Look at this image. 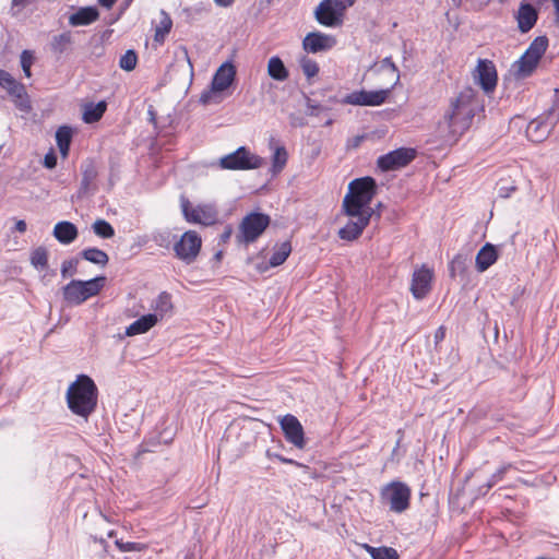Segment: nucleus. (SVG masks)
Returning <instances> with one entry per match:
<instances>
[{
  "label": "nucleus",
  "mask_w": 559,
  "mask_h": 559,
  "mask_svg": "<svg viewBox=\"0 0 559 559\" xmlns=\"http://www.w3.org/2000/svg\"><path fill=\"white\" fill-rule=\"evenodd\" d=\"M512 467L511 464H504L502 466H500L490 477L489 479L487 480V483H485L484 485H481L479 488H478V492L480 495H485L495 485H497L498 483H500L507 472Z\"/></svg>",
  "instance_id": "obj_36"
},
{
  "label": "nucleus",
  "mask_w": 559,
  "mask_h": 559,
  "mask_svg": "<svg viewBox=\"0 0 559 559\" xmlns=\"http://www.w3.org/2000/svg\"><path fill=\"white\" fill-rule=\"evenodd\" d=\"M72 139V130L70 127L62 126L56 132V142L59 151L63 157L69 153L70 143Z\"/></svg>",
  "instance_id": "obj_33"
},
{
  "label": "nucleus",
  "mask_w": 559,
  "mask_h": 559,
  "mask_svg": "<svg viewBox=\"0 0 559 559\" xmlns=\"http://www.w3.org/2000/svg\"><path fill=\"white\" fill-rule=\"evenodd\" d=\"M300 67L302 69L304 74L307 76V79L314 78L319 73L318 63L310 58L304 57L300 60Z\"/></svg>",
  "instance_id": "obj_44"
},
{
  "label": "nucleus",
  "mask_w": 559,
  "mask_h": 559,
  "mask_svg": "<svg viewBox=\"0 0 559 559\" xmlns=\"http://www.w3.org/2000/svg\"><path fill=\"white\" fill-rule=\"evenodd\" d=\"M270 222L271 218L266 214L249 213L239 225L238 241L246 245L255 241L267 228Z\"/></svg>",
  "instance_id": "obj_8"
},
{
  "label": "nucleus",
  "mask_w": 559,
  "mask_h": 559,
  "mask_svg": "<svg viewBox=\"0 0 559 559\" xmlns=\"http://www.w3.org/2000/svg\"><path fill=\"white\" fill-rule=\"evenodd\" d=\"M214 2L216 3V5L218 7H222V8H228L230 5H233V3L235 2V0H214Z\"/></svg>",
  "instance_id": "obj_57"
},
{
  "label": "nucleus",
  "mask_w": 559,
  "mask_h": 559,
  "mask_svg": "<svg viewBox=\"0 0 559 559\" xmlns=\"http://www.w3.org/2000/svg\"><path fill=\"white\" fill-rule=\"evenodd\" d=\"M97 176L98 171L93 163L90 162L82 166L80 194H87L93 190Z\"/></svg>",
  "instance_id": "obj_29"
},
{
  "label": "nucleus",
  "mask_w": 559,
  "mask_h": 559,
  "mask_svg": "<svg viewBox=\"0 0 559 559\" xmlns=\"http://www.w3.org/2000/svg\"><path fill=\"white\" fill-rule=\"evenodd\" d=\"M350 218L347 224L338 230V237L343 240L353 241L357 239L362 230L368 226L372 215L360 213L348 215Z\"/></svg>",
  "instance_id": "obj_20"
},
{
  "label": "nucleus",
  "mask_w": 559,
  "mask_h": 559,
  "mask_svg": "<svg viewBox=\"0 0 559 559\" xmlns=\"http://www.w3.org/2000/svg\"><path fill=\"white\" fill-rule=\"evenodd\" d=\"M359 141H360V138H357V139L354 141V144H355V145H358Z\"/></svg>",
  "instance_id": "obj_64"
},
{
  "label": "nucleus",
  "mask_w": 559,
  "mask_h": 559,
  "mask_svg": "<svg viewBox=\"0 0 559 559\" xmlns=\"http://www.w3.org/2000/svg\"><path fill=\"white\" fill-rule=\"evenodd\" d=\"M289 119H290V124H292L293 127H299V128H301V127H305V126L307 124L306 119H305V118H302V117H297V116H295V115H292V116L289 117Z\"/></svg>",
  "instance_id": "obj_53"
},
{
  "label": "nucleus",
  "mask_w": 559,
  "mask_h": 559,
  "mask_svg": "<svg viewBox=\"0 0 559 559\" xmlns=\"http://www.w3.org/2000/svg\"><path fill=\"white\" fill-rule=\"evenodd\" d=\"M444 337H445V329L443 326L438 328L435 333L436 343L441 342Z\"/></svg>",
  "instance_id": "obj_54"
},
{
  "label": "nucleus",
  "mask_w": 559,
  "mask_h": 559,
  "mask_svg": "<svg viewBox=\"0 0 559 559\" xmlns=\"http://www.w3.org/2000/svg\"><path fill=\"white\" fill-rule=\"evenodd\" d=\"M116 1L117 0H98V3L106 9H111Z\"/></svg>",
  "instance_id": "obj_58"
},
{
  "label": "nucleus",
  "mask_w": 559,
  "mask_h": 559,
  "mask_svg": "<svg viewBox=\"0 0 559 559\" xmlns=\"http://www.w3.org/2000/svg\"><path fill=\"white\" fill-rule=\"evenodd\" d=\"M107 109V103L100 100L97 104L90 103L84 106L83 121L85 123H94L102 119Z\"/></svg>",
  "instance_id": "obj_30"
},
{
  "label": "nucleus",
  "mask_w": 559,
  "mask_h": 559,
  "mask_svg": "<svg viewBox=\"0 0 559 559\" xmlns=\"http://www.w3.org/2000/svg\"><path fill=\"white\" fill-rule=\"evenodd\" d=\"M57 165V156L55 153H47L44 157V166L48 169L55 168Z\"/></svg>",
  "instance_id": "obj_52"
},
{
  "label": "nucleus",
  "mask_w": 559,
  "mask_h": 559,
  "mask_svg": "<svg viewBox=\"0 0 559 559\" xmlns=\"http://www.w3.org/2000/svg\"><path fill=\"white\" fill-rule=\"evenodd\" d=\"M138 63V56L134 50H127L119 60V67L126 71H132Z\"/></svg>",
  "instance_id": "obj_43"
},
{
  "label": "nucleus",
  "mask_w": 559,
  "mask_h": 559,
  "mask_svg": "<svg viewBox=\"0 0 559 559\" xmlns=\"http://www.w3.org/2000/svg\"><path fill=\"white\" fill-rule=\"evenodd\" d=\"M116 545L121 551H139L142 549V545L139 543H121L119 540L116 542Z\"/></svg>",
  "instance_id": "obj_50"
},
{
  "label": "nucleus",
  "mask_w": 559,
  "mask_h": 559,
  "mask_svg": "<svg viewBox=\"0 0 559 559\" xmlns=\"http://www.w3.org/2000/svg\"><path fill=\"white\" fill-rule=\"evenodd\" d=\"M14 81H15L14 76H12L5 70L0 69V86L3 90H7Z\"/></svg>",
  "instance_id": "obj_51"
},
{
  "label": "nucleus",
  "mask_w": 559,
  "mask_h": 559,
  "mask_svg": "<svg viewBox=\"0 0 559 559\" xmlns=\"http://www.w3.org/2000/svg\"><path fill=\"white\" fill-rule=\"evenodd\" d=\"M288 159L287 151L284 146H277L272 156V173L278 174L283 170Z\"/></svg>",
  "instance_id": "obj_39"
},
{
  "label": "nucleus",
  "mask_w": 559,
  "mask_h": 559,
  "mask_svg": "<svg viewBox=\"0 0 559 559\" xmlns=\"http://www.w3.org/2000/svg\"><path fill=\"white\" fill-rule=\"evenodd\" d=\"M359 141H360V138H357V139L354 141V144H355V145H358Z\"/></svg>",
  "instance_id": "obj_63"
},
{
  "label": "nucleus",
  "mask_w": 559,
  "mask_h": 559,
  "mask_svg": "<svg viewBox=\"0 0 559 559\" xmlns=\"http://www.w3.org/2000/svg\"><path fill=\"white\" fill-rule=\"evenodd\" d=\"M473 78L485 93L493 92L498 80L496 66L491 60L479 59L473 72Z\"/></svg>",
  "instance_id": "obj_14"
},
{
  "label": "nucleus",
  "mask_w": 559,
  "mask_h": 559,
  "mask_svg": "<svg viewBox=\"0 0 559 559\" xmlns=\"http://www.w3.org/2000/svg\"><path fill=\"white\" fill-rule=\"evenodd\" d=\"M105 284V276H96L87 281L72 280L62 288L63 299L70 305H82L98 295Z\"/></svg>",
  "instance_id": "obj_4"
},
{
  "label": "nucleus",
  "mask_w": 559,
  "mask_h": 559,
  "mask_svg": "<svg viewBox=\"0 0 559 559\" xmlns=\"http://www.w3.org/2000/svg\"><path fill=\"white\" fill-rule=\"evenodd\" d=\"M33 2V0H12V7L11 12L12 15H19L20 12L25 9L27 5H29Z\"/></svg>",
  "instance_id": "obj_49"
},
{
  "label": "nucleus",
  "mask_w": 559,
  "mask_h": 559,
  "mask_svg": "<svg viewBox=\"0 0 559 559\" xmlns=\"http://www.w3.org/2000/svg\"><path fill=\"white\" fill-rule=\"evenodd\" d=\"M278 423L286 441L297 449L302 450L306 447V439L302 425L298 418L292 414H287L281 417Z\"/></svg>",
  "instance_id": "obj_15"
},
{
  "label": "nucleus",
  "mask_w": 559,
  "mask_h": 559,
  "mask_svg": "<svg viewBox=\"0 0 559 559\" xmlns=\"http://www.w3.org/2000/svg\"><path fill=\"white\" fill-rule=\"evenodd\" d=\"M277 459L285 464H296V462L292 459L284 457L282 455H278Z\"/></svg>",
  "instance_id": "obj_60"
},
{
  "label": "nucleus",
  "mask_w": 559,
  "mask_h": 559,
  "mask_svg": "<svg viewBox=\"0 0 559 559\" xmlns=\"http://www.w3.org/2000/svg\"><path fill=\"white\" fill-rule=\"evenodd\" d=\"M379 70L380 71H390L391 74L394 76L393 84L390 87L391 90L399 84L400 78H401L400 71H399L396 64L393 62L391 57H385L384 59H382V61L380 62V66H379Z\"/></svg>",
  "instance_id": "obj_42"
},
{
  "label": "nucleus",
  "mask_w": 559,
  "mask_h": 559,
  "mask_svg": "<svg viewBox=\"0 0 559 559\" xmlns=\"http://www.w3.org/2000/svg\"><path fill=\"white\" fill-rule=\"evenodd\" d=\"M152 308L154 309L153 314L158 316V321L162 320L168 313H170L173 310L170 294H168L167 292H162L154 300Z\"/></svg>",
  "instance_id": "obj_32"
},
{
  "label": "nucleus",
  "mask_w": 559,
  "mask_h": 559,
  "mask_svg": "<svg viewBox=\"0 0 559 559\" xmlns=\"http://www.w3.org/2000/svg\"><path fill=\"white\" fill-rule=\"evenodd\" d=\"M515 19L520 32L527 33L535 26L538 12L531 3H521Z\"/></svg>",
  "instance_id": "obj_22"
},
{
  "label": "nucleus",
  "mask_w": 559,
  "mask_h": 559,
  "mask_svg": "<svg viewBox=\"0 0 559 559\" xmlns=\"http://www.w3.org/2000/svg\"><path fill=\"white\" fill-rule=\"evenodd\" d=\"M391 88L377 91H354L342 98L341 103L353 106H380L385 103Z\"/></svg>",
  "instance_id": "obj_13"
},
{
  "label": "nucleus",
  "mask_w": 559,
  "mask_h": 559,
  "mask_svg": "<svg viewBox=\"0 0 559 559\" xmlns=\"http://www.w3.org/2000/svg\"><path fill=\"white\" fill-rule=\"evenodd\" d=\"M78 265H79V259L78 258H71L68 260H64L61 264V276L63 278L71 277L76 274L78 272Z\"/></svg>",
  "instance_id": "obj_45"
},
{
  "label": "nucleus",
  "mask_w": 559,
  "mask_h": 559,
  "mask_svg": "<svg viewBox=\"0 0 559 559\" xmlns=\"http://www.w3.org/2000/svg\"><path fill=\"white\" fill-rule=\"evenodd\" d=\"M73 43L72 33L64 31L58 35H53L49 43V49L53 56L60 58L68 50H70Z\"/></svg>",
  "instance_id": "obj_26"
},
{
  "label": "nucleus",
  "mask_w": 559,
  "mask_h": 559,
  "mask_svg": "<svg viewBox=\"0 0 559 559\" xmlns=\"http://www.w3.org/2000/svg\"><path fill=\"white\" fill-rule=\"evenodd\" d=\"M152 240L162 248H168L171 242V234L168 230H157L152 234Z\"/></svg>",
  "instance_id": "obj_47"
},
{
  "label": "nucleus",
  "mask_w": 559,
  "mask_h": 559,
  "mask_svg": "<svg viewBox=\"0 0 559 559\" xmlns=\"http://www.w3.org/2000/svg\"><path fill=\"white\" fill-rule=\"evenodd\" d=\"M158 322V316L157 314H145L132 322L127 329H126V335L127 336H134L139 334H144L147 331H150L156 323Z\"/></svg>",
  "instance_id": "obj_27"
},
{
  "label": "nucleus",
  "mask_w": 559,
  "mask_h": 559,
  "mask_svg": "<svg viewBox=\"0 0 559 559\" xmlns=\"http://www.w3.org/2000/svg\"><path fill=\"white\" fill-rule=\"evenodd\" d=\"M415 158V151L413 148H397L388 154L381 155L377 165L382 171L394 170L406 166Z\"/></svg>",
  "instance_id": "obj_17"
},
{
  "label": "nucleus",
  "mask_w": 559,
  "mask_h": 559,
  "mask_svg": "<svg viewBox=\"0 0 559 559\" xmlns=\"http://www.w3.org/2000/svg\"><path fill=\"white\" fill-rule=\"evenodd\" d=\"M230 233H231V230H230V229H229V230H227V231L223 235V238H224V239H227V238L230 236Z\"/></svg>",
  "instance_id": "obj_61"
},
{
  "label": "nucleus",
  "mask_w": 559,
  "mask_h": 559,
  "mask_svg": "<svg viewBox=\"0 0 559 559\" xmlns=\"http://www.w3.org/2000/svg\"><path fill=\"white\" fill-rule=\"evenodd\" d=\"M433 270L423 264L416 269L412 276L411 292L415 299H424L431 290Z\"/></svg>",
  "instance_id": "obj_18"
},
{
  "label": "nucleus",
  "mask_w": 559,
  "mask_h": 559,
  "mask_svg": "<svg viewBox=\"0 0 559 559\" xmlns=\"http://www.w3.org/2000/svg\"><path fill=\"white\" fill-rule=\"evenodd\" d=\"M558 118L552 111L533 119L526 128L527 138L533 142L544 141L550 134Z\"/></svg>",
  "instance_id": "obj_16"
},
{
  "label": "nucleus",
  "mask_w": 559,
  "mask_h": 559,
  "mask_svg": "<svg viewBox=\"0 0 559 559\" xmlns=\"http://www.w3.org/2000/svg\"><path fill=\"white\" fill-rule=\"evenodd\" d=\"M377 194V183L371 177L354 179L348 185V192L343 200V211L346 215L368 213L372 215L370 203Z\"/></svg>",
  "instance_id": "obj_3"
},
{
  "label": "nucleus",
  "mask_w": 559,
  "mask_h": 559,
  "mask_svg": "<svg viewBox=\"0 0 559 559\" xmlns=\"http://www.w3.org/2000/svg\"><path fill=\"white\" fill-rule=\"evenodd\" d=\"M218 165L228 170H252L263 165V158L253 154L248 147L240 146L235 152L219 158Z\"/></svg>",
  "instance_id": "obj_7"
},
{
  "label": "nucleus",
  "mask_w": 559,
  "mask_h": 559,
  "mask_svg": "<svg viewBox=\"0 0 559 559\" xmlns=\"http://www.w3.org/2000/svg\"><path fill=\"white\" fill-rule=\"evenodd\" d=\"M548 47V38L546 36L536 37L528 46L522 57L516 60L511 71L516 79H525L535 71L543 55Z\"/></svg>",
  "instance_id": "obj_5"
},
{
  "label": "nucleus",
  "mask_w": 559,
  "mask_h": 559,
  "mask_svg": "<svg viewBox=\"0 0 559 559\" xmlns=\"http://www.w3.org/2000/svg\"><path fill=\"white\" fill-rule=\"evenodd\" d=\"M267 74L276 81H285L289 76V72L286 69L283 60L277 57L273 56L269 59L267 62Z\"/></svg>",
  "instance_id": "obj_31"
},
{
  "label": "nucleus",
  "mask_w": 559,
  "mask_h": 559,
  "mask_svg": "<svg viewBox=\"0 0 559 559\" xmlns=\"http://www.w3.org/2000/svg\"><path fill=\"white\" fill-rule=\"evenodd\" d=\"M202 239L194 230H188L174 243L176 257L186 264L193 263L201 250Z\"/></svg>",
  "instance_id": "obj_10"
},
{
  "label": "nucleus",
  "mask_w": 559,
  "mask_h": 559,
  "mask_svg": "<svg viewBox=\"0 0 559 559\" xmlns=\"http://www.w3.org/2000/svg\"><path fill=\"white\" fill-rule=\"evenodd\" d=\"M555 12H556V21L559 23V0H552Z\"/></svg>",
  "instance_id": "obj_59"
},
{
  "label": "nucleus",
  "mask_w": 559,
  "mask_h": 559,
  "mask_svg": "<svg viewBox=\"0 0 559 559\" xmlns=\"http://www.w3.org/2000/svg\"><path fill=\"white\" fill-rule=\"evenodd\" d=\"M22 70L26 78L32 76L31 68L34 63V53L31 50H23L20 56Z\"/></svg>",
  "instance_id": "obj_46"
},
{
  "label": "nucleus",
  "mask_w": 559,
  "mask_h": 559,
  "mask_svg": "<svg viewBox=\"0 0 559 559\" xmlns=\"http://www.w3.org/2000/svg\"><path fill=\"white\" fill-rule=\"evenodd\" d=\"M498 259V252L493 245L487 242L476 254L475 265L480 273L488 270Z\"/></svg>",
  "instance_id": "obj_23"
},
{
  "label": "nucleus",
  "mask_w": 559,
  "mask_h": 559,
  "mask_svg": "<svg viewBox=\"0 0 559 559\" xmlns=\"http://www.w3.org/2000/svg\"><path fill=\"white\" fill-rule=\"evenodd\" d=\"M355 0H321L314 10L317 22L325 27H340L344 23L345 12Z\"/></svg>",
  "instance_id": "obj_6"
},
{
  "label": "nucleus",
  "mask_w": 559,
  "mask_h": 559,
  "mask_svg": "<svg viewBox=\"0 0 559 559\" xmlns=\"http://www.w3.org/2000/svg\"><path fill=\"white\" fill-rule=\"evenodd\" d=\"M26 228H27V225H26L25 221L20 219L15 223V230H17L19 233H25Z\"/></svg>",
  "instance_id": "obj_56"
},
{
  "label": "nucleus",
  "mask_w": 559,
  "mask_h": 559,
  "mask_svg": "<svg viewBox=\"0 0 559 559\" xmlns=\"http://www.w3.org/2000/svg\"><path fill=\"white\" fill-rule=\"evenodd\" d=\"M5 91L16 109L24 114L32 111V100L24 84L15 80Z\"/></svg>",
  "instance_id": "obj_21"
},
{
  "label": "nucleus",
  "mask_w": 559,
  "mask_h": 559,
  "mask_svg": "<svg viewBox=\"0 0 559 559\" xmlns=\"http://www.w3.org/2000/svg\"><path fill=\"white\" fill-rule=\"evenodd\" d=\"M53 237L62 245H70L78 238L76 226L68 221H61L53 227Z\"/></svg>",
  "instance_id": "obj_24"
},
{
  "label": "nucleus",
  "mask_w": 559,
  "mask_h": 559,
  "mask_svg": "<svg viewBox=\"0 0 559 559\" xmlns=\"http://www.w3.org/2000/svg\"><path fill=\"white\" fill-rule=\"evenodd\" d=\"M97 399V386L86 374L78 376L76 380L69 385L66 395L69 409L85 420L96 409Z\"/></svg>",
  "instance_id": "obj_2"
},
{
  "label": "nucleus",
  "mask_w": 559,
  "mask_h": 559,
  "mask_svg": "<svg viewBox=\"0 0 559 559\" xmlns=\"http://www.w3.org/2000/svg\"><path fill=\"white\" fill-rule=\"evenodd\" d=\"M336 38L322 32H310L302 40V48L309 53L325 52L333 49Z\"/></svg>",
  "instance_id": "obj_19"
},
{
  "label": "nucleus",
  "mask_w": 559,
  "mask_h": 559,
  "mask_svg": "<svg viewBox=\"0 0 559 559\" xmlns=\"http://www.w3.org/2000/svg\"><path fill=\"white\" fill-rule=\"evenodd\" d=\"M80 254L84 260L100 266H105L109 261L108 254L98 248H86Z\"/></svg>",
  "instance_id": "obj_34"
},
{
  "label": "nucleus",
  "mask_w": 559,
  "mask_h": 559,
  "mask_svg": "<svg viewBox=\"0 0 559 559\" xmlns=\"http://www.w3.org/2000/svg\"><path fill=\"white\" fill-rule=\"evenodd\" d=\"M92 229L96 236L103 239H110L115 236V229L114 227L105 219H96L93 225Z\"/></svg>",
  "instance_id": "obj_41"
},
{
  "label": "nucleus",
  "mask_w": 559,
  "mask_h": 559,
  "mask_svg": "<svg viewBox=\"0 0 559 559\" xmlns=\"http://www.w3.org/2000/svg\"><path fill=\"white\" fill-rule=\"evenodd\" d=\"M173 27V21L170 16L165 12H160V20L155 28L154 40L158 44L164 43L167 34Z\"/></svg>",
  "instance_id": "obj_35"
},
{
  "label": "nucleus",
  "mask_w": 559,
  "mask_h": 559,
  "mask_svg": "<svg viewBox=\"0 0 559 559\" xmlns=\"http://www.w3.org/2000/svg\"><path fill=\"white\" fill-rule=\"evenodd\" d=\"M467 270V257L464 254H456L449 264L450 275L452 277L463 276Z\"/></svg>",
  "instance_id": "obj_40"
},
{
  "label": "nucleus",
  "mask_w": 559,
  "mask_h": 559,
  "mask_svg": "<svg viewBox=\"0 0 559 559\" xmlns=\"http://www.w3.org/2000/svg\"><path fill=\"white\" fill-rule=\"evenodd\" d=\"M290 252H292V246H290L289 241H284L280 245H277L269 260V265H264V266L259 265L258 270L260 272H264L269 269V266L275 267V266L283 264L286 261V259L289 257Z\"/></svg>",
  "instance_id": "obj_28"
},
{
  "label": "nucleus",
  "mask_w": 559,
  "mask_h": 559,
  "mask_svg": "<svg viewBox=\"0 0 559 559\" xmlns=\"http://www.w3.org/2000/svg\"><path fill=\"white\" fill-rule=\"evenodd\" d=\"M381 497L391 511L402 513L409 507L411 489L406 484L394 480L382 488Z\"/></svg>",
  "instance_id": "obj_9"
},
{
  "label": "nucleus",
  "mask_w": 559,
  "mask_h": 559,
  "mask_svg": "<svg viewBox=\"0 0 559 559\" xmlns=\"http://www.w3.org/2000/svg\"><path fill=\"white\" fill-rule=\"evenodd\" d=\"M484 106L478 93L471 86L463 87L450 102L438 123L439 132L449 140H457L473 124L474 117Z\"/></svg>",
  "instance_id": "obj_1"
},
{
  "label": "nucleus",
  "mask_w": 559,
  "mask_h": 559,
  "mask_svg": "<svg viewBox=\"0 0 559 559\" xmlns=\"http://www.w3.org/2000/svg\"><path fill=\"white\" fill-rule=\"evenodd\" d=\"M181 209L186 221L189 223L209 226L216 222L217 212L212 205L202 204L192 206L189 200L182 198Z\"/></svg>",
  "instance_id": "obj_12"
},
{
  "label": "nucleus",
  "mask_w": 559,
  "mask_h": 559,
  "mask_svg": "<svg viewBox=\"0 0 559 559\" xmlns=\"http://www.w3.org/2000/svg\"><path fill=\"white\" fill-rule=\"evenodd\" d=\"M332 123H333V119H331V118H330V119H328V120L325 121L324 126H326V127H328V126H331Z\"/></svg>",
  "instance_id": "obj_62"
},
{
  "label": "nucleus",
  "mask_w": 559,
  "mask_h": 559,
  "mask_svg": "<svg viewBox=\"0 0 559 559\" xmlns=\"http://www.w3.org/2000/svg\"><path fill=\"white\" fill-rule=\"evenodd\" d=\"M31 264L36 270H45L48 266V251L45 247H37L31 252Z\"/></svg>",
  "instance_id": "obj_37"
},
{
  "label": "nucleus",
  "mask_w": 559,
  "mask_h": 559,
  "mask_svg": "<svg viewBox=\"0 0 559 559\" xmlns=\"http://www.w3.org/2000/svg\"><path fill=\"white\" fill-rule=\"evenodd\" d=\"M99 17V12L95 7H82L69 17L71 26L90 25Z\"/></svg>",
  "instance_id": "obj_25"
},
{
  "label": "nucleus",
  "mask_w": 559,
  "mask_h": 559,
  "mask_svg": "<svg viewBox=\"0 0 559 559\" xmlns=\"http://www.w3.org/2000/svg\"><path fill=\"white\" fill-rule=\"evenodd\" d=\"M365 548L372 559H397L399 557L397 551L391 547H372L366 544Z\"/></svg>",
  "instance_id": "obj_38"
},
{
  "label": "nucleus",
  "mask_w": 559,
  "mask_h": 559,
  "mask_svg": "<svg viewBox=\"0 0 559 559\" xmlns=\"http://www.w3.org/2000/svg\"><path fill=\"white\" fill-rule=\"evenodd\" d=\"M307 114L309 116H319L322 111L328 110V108L317 104L314 100L307 98Z\"/></svg>",
  "instance_id": "obj_48"
},
{
  "label": "nucleus",
  "mask_w": 559,
  "mask_h": 559,
  "mask_svg": "<svg viewBox=\"0 0 559 559\" xmlns=\"http://www.w3.org/2000/svg\"><path fill=\"white\" fill-rule=\"evenodd\" d=\"M514 190H515V188H514V187H510V188H503V187H501V188L499 189V195H500V197H502V198H508V197L510 195V193H511L512 191H514Z\"/></svg>",
  "instance_id": "obj_55"
},
{
  "label": "nucleus",
  "mask_w": 559,
  "mask_h": 559,
  "mask_svg": "<svg viewBox=\"0 0 559 559\" xmlns=\"http://www.w3.org/2000/svg\"><path fill=\"white\" fill-rule=\"evenodd\" d=\"M236 76V68L235 66L227 61L224 62L215 72L212 83L211 91L203 92L200 96V102L203 104H209L211 102V97L213 93L224 92L227 90L234 82Z\"/></svg>",
  "instance_id": "obj_11"
}]
</instances>
